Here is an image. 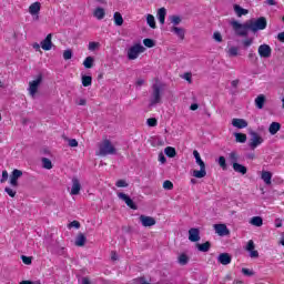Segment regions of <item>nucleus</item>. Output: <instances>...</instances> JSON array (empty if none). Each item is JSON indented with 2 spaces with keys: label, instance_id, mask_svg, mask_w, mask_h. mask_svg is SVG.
Returning a JSON list of instances; mask_svg holds the SVG:
<instances>
[{
  "label": "nucleus",
  "instance_id": "nucleus-1",
  "mask_svg": "<svg viewBox=\"0 0 284 284\" xmlns=\"http://www.w3.org/2000/svg\"><path fill=\"white\" fill-rule=\"evenodd\" d=\"M97 156H109L116 154V148L112 145V141L109 139H103V141L99 144V151L95 153Z\"/></svg>",
  "mask_w": 284,
  "mask_h": 284
},
{
  "label": "nucleus",
  "instance_id": "nucleus-2",
  "mask_svg": "<svg viewBox=\"0 0 284 284\" xmlns=\"http://www.w3.org/2000/svg\"><path fill=\"white\" fill-rule=\"evenodd\" d=\"M162 94H163V83L156 81L153 85H152V93H151V98H150V105H159V103H161V99H162Z\"/></svg>",
  "mask_w": 284,
  "mask_h": 284
},
{
  "label": "nucleus",
  "instance_id": "nucleus-3",
  "mask_svg": "<svg viewBox=\"0 0 284 284\" xmlns=\"http://www.w3.org/2000/svg\"><path fill=\"white\" fill-rule=\"evenodd\" d=\"M231 26L237 37H247V31L250 30V22L241 23L236 20L231 22Z\"/></svg>",
  "mask_w": 284,
  "mask_h": 284
},
{
  "label": "nucleus",
  "instance_id": "nucleus-4",
  "mask_svg": "<svg viewBox=\"0 0 284 284\" xmlns=\"http://www.w3.org/2000/svg\"><path fill=\"white\" fill-rule=\"evenodd\" d=\"M248 26L251 32H258L260 30H265L267 28V18L260 17L256 20H248Z\"/></svg>",
  "mask_w": 284,
  "mask_h": 284
},
{
  "label": "nucleus",
  "instance_id": "nucleus-5",
  "mask_svg": "<svg viewBox=\"0 0 284 284\" xmlns=\"http://www.w3.org/2000/svg\"><path fill=\"white\" fill-rule=\"evenodd\" d=\"M41 83H43V74L41 73H39L34 80L29 82L28 92L32 99L37 97V93L39 92V88Z\"/></svg>",
  "mask_w": 284,
  "mask_h": 284
},
{
  "label": "nucleus",
  "instance_id": "nucleus-6",
  "mask_svg": "<svg viewBox=\"0 0 284 284\" xmlns=\"http://www.w3.org/2000/svg\"><path fill=\"white\" fill-rule=\"evenodd\" d=\"M145 52V47H143L141 43H135L128 50V59L129 61H134L139 59V54H143Z\"/></svg>",
  "mask_w": 284,
  "mask_h": 284
},
{
  "label": "nucleus",
  "instance_id": "nucleus-7",
  "mask_svg": "<svg viewBox=\"0 0 284 284\" xmlns=\"http://www.w3.org/2000/svg\"><path fill=\"white\" fill-rule=\"evenodd\" d=\"M250 134H251V139L248 141V148L251 150H256L258 145H263L265 140L263 139V136H261V134H258L255 131H251Z\"/></svg>",
  "mask_w": 284,
  "mask_h": 284
},
{
  "label": "nucleus",
  "instance_id": "nucleus-8",
  "mask_svg": "<svg viewBox=\"0 0 284 284\" xmlns=\"http://www.w3.org/2000/svg\"><path fill=\"white\" fill-rule=\"evenodd\" d=\"M23 176V171L14 169L10 175V185L11 187H19V179Z\"/></svg>",
  "mask_w": 284,
  "mask_h": 284
},
{
  "label": "nucleus",
  "instance_id": "nucleus-9",
  "mask_svg": "<svg viewBox=\"0 0 284 284\" xmlns=\"http://www.w3.org/2000/svg\"><path fill=\"white\" fill-rule=\"evenodd\" d=\"M257 52L262 59H270L272 57V47L270 44H261Z\"/></svg>",
  "mask_w": 284,
  "mask_h": 284
},
{
  "label": "nucleus",
  "instance_id": "nucleus-10",
  "mask_svg": "<svg viewBox=\"0 0 284 284\" xmlns=\"http://www.w3.org/2000/svg\"><path fill=\"white\" fill-rule=\"evenodd\" d=\"M118 199H121V201H124V203L130 207L131 210H138L139 206L134 203V201L125 193H118Z\"/></svg>",
  "mask_w": 284,
  "mask_h": 284
},
{
  "label": "nucleus",
  "instance_id": "nucleus-11",
  "mask_svg": "<svg viewBox=\"0 0 284 284\" xmlns=\"http://www.w3.org/2000/svg\"><path fill=\"white\" fill-rule=\"evenodd\" d=\"M215 234L217 236H230V229L225 224H214Z\"/></svg>",
  "mask_w": 284,
  "mask_h": 284
},
{
  "label": "nucleus",
  "instance_id": "nucleus-12",
  "mask_svg": "<svg viewBox=\"0 0 284 284\" xmlns=\"http://www.w3.org/2000/svg\"><path fill=\"white\" fill-rule=\"evenodd\" d=\"M139 219L143 227H152L153 225H156V220L152 216L140 215Z\"/></svg>",
  "mask_w": 284,
  "mask_h": 284
},
{
  "label": "nucleus",
  "instance_id": "nucleus-13",
  "mask_svg": "<svg viewBox=\"0 0 284 284\" xmlns=\"http://www.w3.org/2000/svg\"><path fill=\"white\" fill-rule=\"evenodd\" d=\"M189 241H191V243H199V241H201V231L196 227L190 229Z\"/></svg>",
  "mask_w": 284,
  "mask_h": 284
},
{
  "label": "nucleus",
  "instance_id": "nucleus-14",
  "mask_svg": "<svg viewBox=\"0 0 284 284\" xmlns=\"http://www.w3.org/2000/svg\"><path fill=\"white\" fill-rule=\"evenodd\" d=\"M80 192H81V182L79 181V179L73 178L72 179V187H71L70 194L72 196H77V195L80 194Z\"/></svg>",
  "mask_w": 284,
  "mask_h": 284
},
{
  "label": "nucleus",
  "instance_id": "nucleus-15",
  "mask_svg": "<svg viewBox=\"0 0 284 284\" xmlns=\"http://www.w3.org/2000/svg\"><path fill=\"white\" fill-rule=\"evenodd\" d=\"M42 50H52V33H49L40 43Z\"/></svg>",
  "mask_w": 284,
  "mask_h": 284
},
{
  "label": "nucleus",
  "instance_id": "nucleus-16",
  "mask_svg": "<svg viewBox=\"0 0 284 284\" xmlns=\"http://www.w3.org/2000/svg\"><path fill=\"white\" fill-rule=\"evenodd\" d=\"M232 125L233 128H237V130H244V128H247V122L245 119L234 118L232 120Z\"/></svg>",
  "mask_w": 284,
  "mask_h": 284
},
{
  "label": "nucleus",
  "instance_id": "nucleus-17",
  "mask_svg": "<svg viewBox=\"0 0 284 284\" xmlns=\"http://www.w3.org/2000/svg\"><path fill=\"white\" fill-rule=\"evenodd\" d=\"M217 261L221 265H230L232 263V256L230 253H222L219 255Z\"/></svg>",
  "mask_w": 284,
  "mask_h": 284
},
{
  "label": "nucleus",
  "instance_id": "nucleus-18",
  "mask_svg": "<svg viewBox=\"0 0 284 284\" xmlns=\"http://www.w3.org/2000/svg\"><path fill=\"white\" fill-rule=\"evenodd\" d=\"M41 12V2L37 1L30 4L29 13L34 17Z\"/></svg>",
  "mask_w": 284,
  "mask_h": 284
},
{
  "label": "nucleus",
  "instance_id": "nucleus-19",
  "mask_svg": "<svg viewBox=\"0 0 284 284\" xmlns=\"http://www.w3.org/2000/svg\"><path fill=\"white\" fill-rule=\"evenodd\" d=\"M233 10H234L236 17H245V14H250V10L244 9L240 4H234Z\"/></svg>",
  "mask_w": 284,
  "mask_h": 284
},
{
  "label": "nucleus",
  "instance_id": "nucleus-20",
  "mask_svg": "<svg viewBox=\"0 0 284 284\" xmlns=\"http://www.w3.org/2000/svg\"><path fill=\"white\" fill-rule=\"evenodd\" d=\"M88 241V239L85 237V235L83 233H79L75 237V242L74 245L77 247H83V245H85V242Z\"/></svg>",
  "mask_w": 284,
  "mask_h": 284
},
{
  "label": "nucleus",
  "instance_id": "nucleus-21",
  "mask_svg": "<svg viewBox=\"0 0 284 284\" xmlns=\"http://www.w3.org/2000/svg\"><path fill=\"white\" fill-rule=\"evenodd\" d=\"M193 176L195 179H205V176H207V171L205 170V166H200V170H194Z\"/></svg>",
  "mask_w": 284,
  "mask_h": 284
},
{
  "label": "nucleus",
  "instance_id": "nucleus-22",
  "mask_svg": "<svg viewBox=\"0 0 284 284\" xmlns=\"http://www.w3.org/2000/svg\"><path fill=\"white\" fill-rule=\"evenodd\" d=\"M168 14V10L165 8H160L156 13V18L159 19V22L161 26L165 24V17Z\"/></svg>",
  "mask_w": 284,
  "mask_h": 284
},
{
  "label": "nucleus",
  "instance_id": "nucleus-23",
  "mask_svg": "<svg viewBox=\"0 0 284 284\" xmlns=\"http://www.w3.org/2000/svg\"><path fill=\"white\" fill-rule=\"evenodd\" d=\"M264 106H265V95L260 94L255 99V108H257V110H263Z\"/></svg>",
  "mask_w": 284,
  "mask_h": 284
},
{
  "label": "nucleus",
  "instance_id": "nucleus-24",
  "mask_svg": "<svg viewBox=\"0 0 284 284\" xmlns=\"http://www.w3.org/2000/svg\"><path fill=\"white\" fill-rule=\"evenodd\" d=\"M93 17H95V19H98V21L105 19V9H103L101 7L95 8V10L93 12Z\"/></svg>",
  "mask_w": 284,
  "mask_h": 284
},
{
  "label": "nucleus",
  "instance_id": "nucleus-25",
  "mask_svg": "<svg viewBox=\"0 0 284 284\" xmlns=\"http://www.w3.org/2000/svg\"><path fill=\"white\" fill-rule=\"evenodd\" d=\"M233 170L234 172H237V174H247V168L241 163H234Z\"/></svg>",
  "mask_w": 284,
  "mask_h": 284
},
{
  "label": "nucleus",
  "instance_id": "nucleus-26",
  "mask_svg": "<svg viewBox=\"0 0 284 284\" xmlns=\"http://www.w3.org/2000/svg\"><path fill=\"white\" fill-rule=\"evenodd\" d=\"M261 179H262V181H264V183L266 185H272V172H270V171H262Z\"/></svg>",
  "mask_w": 284,
  "mask_h": 284
},
{
  "label": "nucleus",
  "instance_id": "nucleus-27",
  "mask_svg": "<svg viewBox=\"0 0 284 284\" xmlns=\"http://www.w3.org/2000/svg\"><path fill=\"white\" fill-rule=\"evenodd\" d=\"M280 130H281V123L278 122H272L268 128V132L272 135L277 134Z\"/></svg>",
  "mask_w": 284,
  "mask_h": 284
},
{
  "label": "nucleus",
  "instance_id": "nucleus-28",
  "mask_svg": "<svg viewBox=\"0 0 284 284\" xmlns=\"http://www.w3.org/2000/svg\"><path fill=\"white\" fill-rule=\"evenodd\" d=\"M210 247H212V243H210V241H206L202 244H196V248L199 250V252H210Z\"/></svg>",
  "mask_w": 284,
  "mask_h": 284
},
{
  "label": "nucleus",
  "instance_id": "nucleus-29",
  "mask_svg": "<svg viewBox=\"0 0 284 284\" xmlns=\"http://www.w3.org/2000/svg\"><path fill=\"white\" fill-rule=\"evenodd\" d=\"M251 225L255 227H261L263 225V217L261 216H253L250 221Z\"/></svg>",
  "mask_w": 284,
  "mask_h": 284
},
{
  "label": "nucleus",
  "instance_id": "nucleus-30",
  "mask_svg": "<svg viewBox=\"0 0 284 284\" xmlns=\"http://www.w3.org/2000/svg\"><path fill=\"white\" fill-rule=\"evenodd\" d=\"M164 154L169 156V159H174V156H176V149L172 146H166L164 149Z\"/></svg>",
  "mask_w": 284,
  "mask_h": 284
},
{
  "label": "nucleus",
  "instance_id": "nucleus-31",
  "mask_svg": "<svg viewBox=\"0 0 284 284\" xmlns=\"http://www.w3.org/2000/svg\"><path fill=\"white\" fill-rule=\"evenodd\" d=\"M146 23H148L149 27L152 28V30H156V20L150 13L146 16Z\"/></svg>",
  "mask_w": 284,
  "mask_h": 284
},
{
  "label": "nucleus",
  "instance_id": "nucleus-32",
  "mask_svg": "<svg viewBox=\"0 0 284 284\" xmlns=\"http://www.w3.org/2000/svg\"><path fill=\"white\" fill-rule=\"evenodd\" d=\"M83 65L84 68H87L88 70H90L91 68L94 67V58L93 57H87L83 61Z\"/></svg>",
  "mask_w": 284,
  "mask_h": 284
},
{
  "label": "nucleus",
  "instance_id": "nucleus-33",
  "mask_svg": "<svg viewBox=\"0 0 284 284\" xmlns=\"http://www.w3.org/2000/svg\"><path fill=\"white\" fill-rule=\"evenodd\" d=\"M229 161L234 166V163H239V153L236 151H232L229 153Z\"/></svg>",
  "mask_w": 284,
  "mask_h": 284
},
{
  "label": "nucleus",
  "instance_id": "nucleus-34",
  "mask_svg": "<svg viewBox=\"0 0 284 284\" xmlns=\"http://www.w3.org/2000/svg\"><path fill=\"white\" fill-rule=\"evenodd\" d=\"M234 136L236 143H245L247 141V134L245 133H235Z\"/></svg>",
  "mask_w": 284,
  "mask_h": 284
},
{
  "label": "nucleus",
  "instance_id": "nucleus-35",
  "mask_svg": "<svg viewBox=\"0 0 284 284\" xmlns=\"http://www.w3.org/2000/svg\"><path fill=\"white\" fill-rule=\"evenodd\" d=\"M113 21L115 26H123V16H121V12H115L113 14Z\"/></svg>",
  "mask_w": 284,
  "mask_h": 284
},
{
  "label": "nucleus",
  "instance_id": "nucleus-36",
  "mask_svg": "<svg viewBox=\"0 0 284 284\" xmlns=\"http://www.w3.org/2000/svg\"><path fill=\"white\" fill-rule=\"evenodd\" d=\"M193 155L195 159V163H197V165L205 166V162L201 159V154L199 153V151L194 150Z\"/></svg>",
  "mask_w": 284,
  "mask_h": 284
},
{
  "label": "nucleus",
  "instance_id": "nucleus-37",
  "mask_svg": "<svg viewBox=\"0 0 284 284\" xmlns=\"http://www.w3.org/2000/svg\"><path fill=\"white\" fill-rule=\"evenodd\" d=\"M82 85H83V88H90V85H92V77L83 75L82 77Z\"/></svg>",
  "mask_w": 284,
  "mask_h": 284
},
{
  "label": "nucleus",
  "instance_id": "nucleus-38",
  "mask_svg": "<svg viewBox=\"0 0 284 284\" xmlns=\"http://www.w3.org/2000/svg\"><path fill=\"white\" fill-rule=\"evenodd\" d=\"M179 263L180 265H187V263H190V257L185 253H182L179 256Z\"/></svg>",
  "mask_w": 284,
  "mask_h": 284
},
{
  "label": "nucleus",
  "instance_id": "nucleus-39",
  "mask_svg": "<svg viewBox=\"0 0 284 284\" xmlns=\"http://www.w3.org/2000/svg\"><path fill=\"white\" fill-rule=\"evenodd\" d=\"M42 168L44 170H52V161L48 158H42Z\"/></svg>",
  "mask_w": 284,
  "mask_h": 284
},
{
  "label": "nucleus",
  "instance_id": "nucleus-40",
  "mask_svg": "<svg viewBox=\"0 0 284 284\" xmlns=\"http://www.w3.org/2000/svg\"><path fill=\"white\" fill-rule=\"evenodd\" d=\"M217 163L222 170H224V171L227 170V162L225 160V156H223V155L220 156L217 160Z\"/></svg>",
  "mask_w": 284,
  "mask_h": 284
},
{
  "label": "nucleus",
  "instance_id": "nucleus-41",
  "mask_svg": "<svg viewBox=\"0 0 284 284\" xmlns=\"http://www.w3.org/2000/svg\"><path fill=\"white\" fill-rule=\"evenodd\" d=\"M163 190H174V183L170 180H165L162 184Z\"/></svg>",
  "mask_w": 284,
  "mask_h": 284
},
{
  "label": "nucleus",
  "instance_id": "nucleus-42",
  "mask_svg": "<svg viewBox=\"0 0 284 284\" xmlns=\"http://www.w3.org/2000/svg\"><path fill=\"white\" fill-rule=\"evenodd\" d=\"M181 79H184L190 85L192 83V72H185L184 74L180 75Z\"/></svg>",
  "mask_w": 284,
  "mask_h": 284
},
{
  "label": "nucleus",
  "instance_id": "nucleus-43",
  "mask_svg": "<svg viewBox=\"0 0 284 284\" xmlns=\"http://www.w3.org/2000/svg\"><path fill=\"white\" fill-rule=\"evenodd\" d=\"M146 123H148L149 128H156L159 122L156 121L155 118H150L146 120Z\"/></svg>",
  "mask_w": 284,
  "mask_h": 284
},
{
  "label": "nucleus",
  "instance_id": "nucleus-44",
  "mask_svg": "<svg viewBox=\"0 0 284 284\" xmlns=\"http://www.w3.org/2000/svg\"><path fill=\"white\" fill-rule=\"evenodd\" d=\"M145 48H154V40L146 38L143 40Z\"/></svg>",
  "mask_w": 284,
  "mask_h": 284
},
{
  "label": "nucleus",
  "instance_id": "nucleus-45",
  "mask_svg": "<svg viewBox=\"0 0 284 284\" xmlns=\"http://www.w3.org/2000/svg\"><path fill=\"white\" fill-rule=\"evenodd\" d=\"M63 59H64V61H70V59H72V50H70V49L64 50Z\"/></svg>",
  "mask_w": 284,
  "mask_h": 284
},
{
  "label": "nucleus",
  "instance_id": "nucleus-46",
  "mask_svg": "<svg viewBox=\"0 0 284 284\" xmlns=\"http://www.w3.org/2000/svg\"><path fill=\"white\" fill-rule=\"evenodd\" d=\"M248 59L251 63H256V61H258V57H256V53H254V51H250Z\"/></svg>",
  "mask_w": 284,
  "mask_h": 284
},
{
  "label": "nucleus",
  "instance_id": "nucleus-47",
  "mask_svg": "<svg viewBox=\"0 0 284 284\" xmlns=\"http://www.w3.org/2000/svg\"><path fill=\"white\" fill-rule=\"evenodd\" d=\"M229 54H230L231 57H239V48H236V47H231V48L229 49Z\"/></svg>",
  "mask_w": 284,
  "mask_h": 284
},
{
  "label": "nucleus",
  "instance_id": "nucleus-48",
  "mask_svg": "<svg viewBox=\"0 0 284 284\" xmlns=\"http://www.w3.org/2000/svg\"><path fill=\"white\" fill-rule=\"evenodd\" d=\"M213 39L217 42L221 43L223 41V36H221V32L216 31L213 33Z\"/></svg>",
  "mask_w": 284,
  "mask_h": 284
},
{
  "label": "nucleus",
  "instance_id": "nucleus-49",
  "mask_svg": "<svg viewBox=\"0 0 284 284\" xmlns=\"http://www.w3.org/2000/svg\"><path fill=\"white\" fill-rule=\"evenodd\" d=\"M101 44L99 42H89V50L91 52H94V50H97V48H99Z\"/></svg>",
  "mask_w": 284,
  "mask_h": 284
},
{
  "label": "nucleus",
  "instance_id": "nucleus-50",
  "mask_svg": "<svg viewBox=\"0 0 284 284\" xmlns=\"http://www.w3.org/2000/svg\"><path fill=\"white\" fill-rule=\"evenodd\" d=\"M21 260H22V263H24V265H32V257L22 255Z\"/></svg>",
  "mask_w": 284,
  "mask_h": 284
},
{
  "label": "nucleus",
  "instance_id": "nucleus-51",
  "mask_svg": "<svg viewBox=\"0 0 284 284\" xmlns=\"http://www.w3.org/2000/svg\"><path fill=\"white\" fill-rule=\"evenodd\" d=\"M4 192L8 193L9 196H11V199H14V196H17V191L10 189V187H6Z\"/></svg>",
  "mask_w": 284,
  "mask_h": 284
},
{
  "label": "nucleus",
  "instance_id": "nucleus-52",
  "mask_svg": "<svg viewBox=\"0 0 284 284\" xmlns=\"http://www.w3.org/2000/svg\"><path fill=\"white\" fill-rule=\"evenodd\" d=\"M115 185L116 187H128V182L125 180H118Z\"/></svg>",
  "mask_w": 284,
  "mask_h": 284
},
{
  "label": "nucleus",
  "instance_id": "nucleus-53",
  "mask_svg": "<svg viewBox=\"0 0 284 284\" xmlns=\"http://www.w3.org/2000/svg\"><path fill=\"white\" fill-rule=\"evenodd\" d=\"M69 146L70 148H79V141H77V139H70Z\"/></svg>",
  "mask_w": 284,
  "mask_h": 284
},
{
  "label": "nucleus",
  "instance_id": "nucleus-54",
  "mask_svg": "<svg viewBox=\"0 0 284 284\" xmlns=\"http://www.w3.org/2000/svg\"><path fill=\"white\" fill-rule=\"evenodd\" d=\"M69 227H75V230H79V227H81V223L74 220L69 224Z\"/></svg>",
  "mask_w": 284,
  "mask_h": 284
},
{
  "label": "nucleus",
  "instance_id": "nucleus-55",
  "mask_svg": "<svg viewBox=\"0 0 284 284\" xmlns=\"http://www.w3.org/2000/svg\"><path fill=\"white\" fill-rule=\"evenodd\" d=\"M242 274H244V276H254V272L250 268H242Z\"/></svg>",
  "mask_w": 284,
  "mask_h": 284
},
{
  "label": "nucleus",
  "instance_id": "nucleus-56",
  "mask_svg": "<svg viewBox=\"0 0 284 284\" xmlns=\"http://www.w3.org/2000/svg\"><path fill=\"white\" fill-rule=\"evenodd\" d=\"M170 21L173 26H179V16H171Z\"/></svg>",
  "mask_w": 284,
  "mask_h": 284
},
{
  "label": "nucleus",
  "instance_id": "nucleus-57",
  "mask_svg": "<svg viewBox=\"0 0 284 284\" xmlns=\"http://www.w3.org/2000/svg\"><path fill=\"white\" fill-rule=\"evenodd\" d=\"M254 241H248L247 242V245H246V250H247V252H252V251H254Z\"/></svg>",
  "mask_w": 284,
  "mask_h": 284
},
{
  "label": "nucleus",
  "instance_id": "nucleus-58",
  "mask_svg": "<svg viewBox=\"0 0 284 284\" xmlns=\"http://www.w3.org/2000/svg\"><path fill=\"white\" fill-rule=\"evenodd\" d=\"M8 181V171H2V178L0 180V183H6Z\"/></svg>",
  "mask_w": 284,
  "mask_h": 284
},
{
  "label": "nucleus",
  "instance_id": "nucleus-59",
  "mask_svg": "<svg viewBox=\"0 0 284 284\" xmlns=\"http://www.w3.org/2000/svg\"><path fill=\"white\" fill-rule=\"evenodd\" d=\"M252 43H254V40H252V39H246L243 41L244 48H250V45H252Z\"/></svg>",
  "mask_w": 284,
  "mask_h": 284
},
{
  "label": "nucleus",
  "instance_id": "nucleus-60",
  "mask_svg": "<svg viewBox=\"0 0 284 284\" xmlns=\"http://www.w3.org/2000/svg\"><path fill=\"white\" fill-rule=\"evenodd\" d=\"M250 256L251 258H258V251L256 250L250 251Z\"/></svg>",
  "mask_w": 284,
  "mask_h": 284
},
{
  "label": "nucleus",
  "instance_id": "nucleus-61",
  "mask_svg": "<svg viewBox=\"0 0 284 284\" xmlns=\"http://www.w3.org/2000/svg\"><path fill=\"white\" fill-rule=\"evenodd\" d=\"M19 284H41V281L32 282V281L26 280V281L20 282Z\"/></svg>",
  "mask_w": 284,
  "mask_h": 284
},
{
  "label": "nucleus",
  "instance_id": "nucleus-62",
  "mask_svg": "<svg viewBox=\"0 0 284 284\" xmlns=\"http://www.w3.org/2000/svg\"><path fill=\"white\" fill-rule=\"evenodd\" d=\"M159 161L160 163H165L168 160L165 159V155L163 153H159Z\"/></svg>",
  "mask_w": 284,
  "mask_h": 284
},
{
  "label": "nucleus",
  "instance_id": "nucleus-63",
  "mask_svg": "<svg viewBox=\"0 0 284 284\" xmlns=\"http://www.w3.org/2000/svg\"><path fill=\"white\" fill-rule=\"evenodd\" d=\"M138 282H139L140 284H150V283L148 282V280H145V277H139V278H138Z\"/></svg>",
  "mask_w": 284,
  "mask_h": 284
},
{
  "label": "nucleus",
  "instance_id": "nucleus-64",
  "mask_svg": "<svg viewBox=\"0 0 284 284\" xmlns=\"http://www.w3.org/2000/svg\"><path fill=\"white\" fill-rule=\"evenodd\" d=\"M277 39L281 41V43H284V32L278 33Z\"/></svg>",
  "mask_w": 284,
  "mask_h": 284
}]
</instances>
